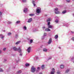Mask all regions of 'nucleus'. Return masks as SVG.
Here are the masks:
<instances>
[{
	"instance_id": "obj_1",
	"label": "nucleus",
	"mask_w": 74,
	"mask_h": 74,
	"mask_svg": "<svg viewBox=\"0 0 74 74\" xmlns=\"http://www.w3.org/2000/svg\"><path fill=\"white\" fill-rule=\"evenodd\" d=\"M13 49L15 51H17L18 52H19L20 53H21V52H22V50L21 49L20 47H19L18 49L16 48V47H14L13 48Z\"/></svg>"
},
{
	"instance_id": "obj_2",
	"label": "nucleus",
	"mask_w": 74,
	"mask_h": 74,
	"mask_svg": "<svg viewBox=\"0 0 74 74\" xmlns=\"http://www.w3.org/2000/svg\"><path fill=\"white\" fill-rule=\"evenodd\" d=\"M54 11L55 14H59L60 13L59 11H58V8H56L54 9Z\"/></svg>"
},
{
	"instance_id": "obj_3",
	"label": "nucleus",
	"mask_w": 74,
	"mask_h": 74,
	"mask_svg": "<svg viewBox=\"0 0 74 74\" xmlns=\"http://www.w3.org/2000/svg\"><path fill=\"white\" fill-rule=\"evenodd\" d=\"M35 71H36V68L34 67V66H32L31 68V71L32 73H34Z\"/></svg>"
},
{
	"instance_id": "obj_4",
	"label": "nucleus",
	"mask_w": 74,
	"mask_h": 74,
	"mask_svg": "<svg viewBox=\"0 0 74 74\" xmlns=\"http://www.w3.org/2000/svg\"><path fill=\"white\" fill-rule=\"evenodd\" d=\"M41 11V8H38L36 10V12L38 14H39L40 13Z\"/></svg>"
},
{
	"instance_id": "obj_5",
	"label": "nucleus",
	"mask_w": 74,
	"mask_h": 74,
	"mask_svg": "<svg viewBox=\"0 0 74 74\" xmlns=\"http://www.w3.org/2000/svg\"><path fill=\"white\" fill-rule=\"evenodd\" d=\"M32 20H33V18H29L28 21H27V23H30L32 21Z\"/></svg>"
},
{
	"instance_id": "obj_6",
	"label": "nucleus",
	"mask_w": 74,
	"mask_h": 74,
	"mask_svg": "<svg viewBox=\"0 0 74 74\" xmlns=\"http://www.w3.org/2000/svg\"><path fill=\"white\" fill-rule=\"evenodd\" d=\"M54 73H55V69L53 68L50 72V74H54Z\"/></svg>"
},
{
	"instance_id": "obj_7",
	"label": "nucleus",
	"mask_w": 74,
	"mask_h": 74,
	"mask_svg": "<svg viewBox=\"0 0 74 74\" xmlns=\"http://www.w3.org/2000/svg\"><path fill=\"white\" fill-rule=\"evenodd\" d=\"M52 42V38H50L48 42V44H51Z\"/></svg>"
},
{
	"instance_id": "obj_8",
	"label": "nucleus",
	"mask_w": 74,
	"mask_h": 74,
	"mask_svg": "<svg viewBox=\"0 0 74 74\" xmlns=\"http://www.w3.org/2000/svg\"><path fill=\"white\" fill-rule=\"evenodd\" d=\"M30 51H31V47H29L27 49V51L28 53H30Z\"/></svg>"
},
{
	"instance_id": "obj_9",
	"label": "nucleus",
	"mask_w": 74,
	"mask_h": 74,
	"mask_svg": "<svg viewBox=\"0 0 74 74\" xmlns=\"http://www.w3.org/2000/svg\"><path fill=\"white\" fill-rule=\"evenodd\" d=\"M23 11L24 12H27V8H24L23 10Z\"/></svg>"
},
{
	"instance_id": "obj_10",
	"label": "nucleus",
	"mask_w": 74,
	"mask_h": 74,
	"mask_svg": "<svg viewBox=\"0 0 74 74\" xmlns=\"http://www.w3.org/2000/svg\"><path fill=\"white\" fill-rule=\"evenodd\" d=\"M0 38H1L2 40H3L4 38V36L2 34H0Z\"/></svg>"
},
{
	"instance_id": "obj_11",
	"label": "nucleus",
	"mask_w": 74,
	"mask_h": 74,
	"mask_svg": "<svg viewBox=\"0 0 74 74\" xmlns=\"http://www.w3.org/2000/svg\"><path fill=\"white\" fill-rule=\"evenodd\" d=\"M60 68L61 69H64V65H61L60 66Z\"/></svg>"
},
{
	"instance_id": "obj_12",
	"label": "nucleus",
	"mask_w": 74,
	"mask_h": 74,
	"mask_svg": "<svg viewBox=\"0 0 74 74\" xmlns=\"http://www.w3.org/2000/svg\"><path fill=\"white\" fill-rule=\"evenodd\" d=\"M45 31L46 32H49L51 31V30L49 29V28H47L45 29Z\"/></svg>"
},
{
	"instance_id": "obj_13",
	"label": "nucleus",
	"mask_w": 74,
	"mask_h": 74,
	"mask_svg": "<svg viewBox=\"0 0 74 74\" xmlns=\"http://www.w3.org/2000/svg\"><path fill=\"white\" fill-rule=\"evenodd\" d=\"M41 68L42 70H44V68H45V66L44 65H42L41 66Z\"/></svg>"
},
{
	"instance_id": "obj_14",
	"label": "nucleus",
	"mask_w": 74,
	"mask_h": 74,
	"mask_svg": "<svg viewBox=\"0 0 74 74\" xmlns=\"http://www.w3.org/2000/svg\"><path fill=\"white\" fill-rule=\"evenodd\" d=\"M47 36V33H45L44 36L42 37V39H44V36Z\"/></svg>"
},
{
	"instance_id": "obj_15",
	"label": "nucleus",
	"mask_w": 74,
	"mask_h": 74,
	"mask_svg": "<svg viewBox=\"0 0 74 74\" xmlns=\"http://www.w3.org/2000/svg\"><path fill=\"white\" fill-rule=\"evenodd\" d=\"M69 71H70V69H66V71L65 72V73H69Z\"/></svg>"
},
{
	"instance_id": "obj_16",
	"label": "nucleus",
	"mask_w": 74,
	"mask_h": 74,
	"mask_svg": "<svg viewBox=\"0 0 74 74\" xmlns=\"http://www.w3.org/2000/svg\"><path fill=\"white\" fill-rule=\"evenodd\" d=\"M48 28H49V29H52V27H53V26L52 25H49L48 26Z\"/></svg>"
},
{
	"instance_id": "obj_17",
	"label": "nucleus",
	"mask_w": 74,
	"mask_h": 74,
	"mask_svg": "<svg viewBox=\"0 0 74 74\" xmlns=\"http://www.w3.org/2000/svg\"><path fill=\"white\" fill-rule=\"evenodd\" d=\"M32 3L33 4L34 6H36V4H35V1L33 0L32 1Z\"/></svg>"
},
{
	"instance_id": "obj_18",
	"label": "nucleus",
	"mask_w": 74,
	"mask_h": 74,
	"mask_svg": "<svg viewBox=\"0 0 74 74\" xmlns=\"http://www.w3.org/2000/svg\"><path fill=\"white\" fill-rule=\"evenodd\" d=\"M21 23V21H17L16 23V24L17 25V24H19V23Z\"/></svg>"
},
{
	"instance_id": "obj_19",
	"label": "nucleus",
	"mask_w": 74,
	"mask_h": 74,
	"mask_svg": "<svg viewBox=\"0 0 74 74\" xmlns=\"http://www.w3.org/2000/svg\"><path fill=\"white\" fill-rule=\"evenodd\" d=\"M7 23H8V24H11V23H12V22L10 21H7Z\"/></svg>"
},
{
	"instance_id": "obj_20",
	"label": "nucleus",
	"mask_w": 74,
	"mask_h": 74,
	"mask_svg": "<svg viewBox=\"0 0 74 74\" xmlns=\"http://www.w3.org/2000/svg\"><path fill=\"white\" fill-rule=\"evenodd\" d=\"M32 31L33 32H36V31H37V30L36 29H34L32 30Z\"/></svg>"
},
{
	"instance_id": "obj_21",
	"label": "nucleus",
	"mask_w": 74,
	"mask_h": 74,
	"mask_svg": "<svg viewBox=\"0 0 74 74\" xmlns=\"http://www.w3.org/2000/svg\"><path fill=\"white\" fill-rule=\"evenodd\" d=\"M43 51H44V52H47V51H48V50L46 48H44L43 49Z\"/></svg>"
},
{
	"instance_id": "obj_22",
	"label": "nucleus",
	"mask_w": 74,
	"mask_h": 74,
	"mask_svg": "<svg viewBox=\"0 0 74 74\" xmlns=\"http://www.w3.org/2000/svg\"><path fill=\"white\" fill-rule=\"evenodd\" d=\"M22 73V71H21V70H19L17 72V73L18 74H19L20 73Z\"/></svg>"
},
{
	"instance_id": "obj_23",
	"label": "nucleus",
	"mask_w": 74,
	"mask_h": 74,
	"mask_svg": "<svg viewBox=\"0 0 74 74\" xmlns=\"http://www.w3.org/2000/svg\"><path fill=\"white\" fill-rule=\"evenodd\" d=\"M33 39H31L30 40V44H32V43H33Z\"/></svg>"
},
{
	"instance_id": "obj_24",
	"label": "nucleus",
	"mask_w": 74,
	"mask_h": 74,
	"mask_svg": "<svg viewBox=\"0 0 74 74\" xmlns=\"http://www.w3.org/2000/svg\"><path fill=\"white\" fill-rule=\"evenodd\" d=\"M51 21V18H49L47 20V22H48V21Z\"/></svg>"
},
{
	"instance_id": "obj_25",
	"label": "nucleus",
	"mask_w": 74,
	"mask_h": 74,
	"mask_svg": "<svg viewBox=\"0 0 74 74\" xmlns=\"http://www.w3.org/2000/svg\"><path fill=\"white\" fill-rule=\"evenodd\" d=\"M20 42H21V41H18L15 44H16V45H18V44H19Z\"/></svg>"
},
{
	"instance_id": "obj_26",
	"label": "nucleus",
	"mask_w": 74,
	"mask_h": 74,
	"mask_svg": "<svg viewBox=\"0 0 74 74\" xmlns=\"http://www.w3.org/2000/svg\"><path fill=\"white\" fill-rule=\"evenodd\" d=\"M29 15L30 16H34V14H29Z\"/></svg>"
},
{
	"instance_id": "obj_27",
	"label": "nucleus",
	"mask_w": 74,
	"mask_h": 74,
	"mask_svg": "<svg viewBox=\"0 0 74 74\" xmlns=\"http://www.w3.org/2000/svg\"><path fill=\"white\" fill-rule=\"evenodd\" d=\"M55 39H57V38H58V35H55Z\"/></svg>"
},
{
	"instance_id": "obj_28",
	"label": "nucleus",
	"mask_w": 74,
	"mask_h": 74,
	"mask_svg": "<svg viewBox=\"0 0 74 74\" xmlns=\"http://www.w3.org/2000/svg\"><path fill=\"white\" fill-rule=\"evenodd\" d=\"M3 71L1 68H0V72H3Z\"/></svg>"
},
{
	"instance_id": "obj_29",
	"label": "nucleus",
	"mask_w": 74,
	"mask_h": 74,
	"mask_svg": "<svg viewBox=\"0 0 74 74\" xmlns=\"http://www.w3.org/2000/svg\"><path fill=\"white\" fill-rule=\"evenodd\" d=\"M23 2L24 3H26V2H27V0H22Z\"/></svg>"
},
{
	"instance_id": "obj_30",
	"label": "nucleus",
	"mask_w": 74,
	"mask_h": 74,
	"mask_svg": "<svg viewBox=\"0 0 74 74\" xmlns=\"http://www.w3.org/2000/svg\"><path fill=\"white\" fill-rule=\"evenodd\" d=\"M65 13H66V10H64L62 12V13L63 14H65Z\"/></svg>"
},
{
	"instance_id": "obj_31",
	"label": "nucleus",
	"mask_w": 74,
	"mask_h": 74,
	"mask_svg": "<svg viewBox=\"0 0 74 74\" xmlns=\"http://www.w3.org/2000/svg\"><path fill=\"white\" fill-rule=\"evenodd\" d=\"M25 66H30V64H25Z\"/></svg>"
},
{
	"instance_id": "obj_32",
	"label": "nucleus",
	"mask_w": 74,
	"mask_h": 74,
	"mask_svg": "<svg viewBox=\"0 0 74 74\" xmlns=\"http://www.w3.org/2000/svg\"><path fill=\"white\" fill-rule=\"evenodd\" d=\"M23 29H24L25 30H26V29H27V28H26V27L25 26H24L23 27Z\"/></svg>"
},
{
	"instance_id": "obj_33",
	"label": "nucleus",
	"mask_w": 74,
	"mask_h": 74,
	"mask_svg": "<svg viewBox=\"0 0 74 74\" xmlns=\"http://www.w3.org/2000/svg\"><path fill=\"white\" fill-rule=\"evenodd\" d=\"M18 35L17 34H16L15 36V38H18Z\"/></svg>"
},
{
	"instance_id": "obj_34",
	"label": "nucleus",
	"mask_w": 74,
	"mask_h": 74,
	"mask_svg": "<svg viewBox=\"0 0 74 74\" xmlns=\"http://www.w3.org/2000/svg\"><path fill=\"white\" fill-rule=\"evenodd\" d=\"M42 29H43V30H44V29H45V26H43L42 27Z\"/></svg>"
},
{
	"instance_id": "obj_35",
	"label": "nucleus",
	"mask_w": 74,
	"mask_h": 74,
	"mask_svg": "<svg viewBox=\"0 0 74 74\" xmlns=\"http://www.w3.org/2000/svg\"><path fill=\"white\" fill-rule=\"evenodd\" d=\"M11 35V33H9L8 34V36H10Z\"/></svg>"
},
{
	"instance_id": "obj_36",
	"label": "nucleus",
	"mask_w": 74,
	"mask_h": 74,
	"mask_svg": "<svg viewBox=\"0 0 74 74\" xmlns=\"http://www.w3.org/2000/svg\"><path fill=\"white\" fill-rule=\"evenodd\" d=\"M58 22H59V21L57 19L55 21V22L56 23H58Z\"/></svg>"
},
{
	"instance_id": "obj_37",
	"label": "nucleus",
	"mask_w": 74,
	"mask_h": 74,
	"mask_svg": "<svg viewBox=\"0 0 74 74\" xmlns=\"http://www.w3.org/2000/svg\"><path fill=\"white\" fill-rule=\"evenodd\" d=\"M66 2L68 3H70V0H66Z\"/></svg>"
},
{
	"instance_id": "obj_38",
	"label": "nucleus",
	"mask_w": 74,
	"mask_h": 74,
	"mask_svg": "<svg viewBox=\"0 0 74 74\" xmlns=\"http://www.w3.org/2000/svg\"><path fill=\"white\" fill-rule=\"evenodd\" d=\"M2 16V12H0V16Z\"/></svg>"
},
{
	"instance_id": "obj_39",
	"label": "nucleus",
	"mask_w": 74,
	"mask_h": 74,
	"mask_svg": "<svg viewBox=\"0 0 74 74\" xmlns=\"http://www.w3.org/2000/svg\"><path fill=\"white\" fill-rule=\"evenodd\" d=\"M52 59V57H49L48 58V60H50V59Z\"/></svg>"
},
{
	"instance_id": "obj_40",
	"label": "nucleus",
	"mask_w": 74,
	"mask_h": 74,
	"mask_svg": "<svg viewBox=\"0 0 74 74\" xmlns=\"http://www.w3.org/2000/svg\"><path fill=\"white\" fill-rule=\"evenodd\" d=\"M50 22H48V24H47L48 26L50 25Z\"/></svg>"
},
{
	"instance_id": "obj_41",
	"label": "nucleus",
	"mask_w": 74,
	"mask_h": 74,
	"mask_svg": "<svg viewBox=\"0 0 74 74\" xmlns=\"http://www.w3.org/2000/svg\"><path fill=\"white\" fill-rule=\"evenodd\" d=\"M71 59L72 60H74V57H72L71 58Z\"/></svg>"
},
{
	"instance_id": "obj_42",
	"label": "nucleus",
	"mask_w": 74,
	"mask_h": 74,
	"mask_svg": "<svg viewBox=\"0 0 74 74\" xmlns=\"http://www.w3.org/2000/svg\"><path fill=\"white\" fill-rule=\"evenodd\" d=\"M57 74H60V72H57Z\"/></svg>"
},
{
	"instance_id": "obj_43",
	"label": "nucleus",
	"mask_w": 74,
	"mask_h": 74,
	"mask_svg": "<svg viewBox=\"0 0 74 74\" xmlns=\"http://www.w3.org/2000/svg\"><path fill=\"white\" fill-rule=\"evenodd\" d=\"M6 50V48H4L3 49V51H5Z\"/></svg>"
},
{
	"instance_id": "obj_44",
	"label": "nucleus",
	"mask_w": 74,
	"mask_h": 74,
	"mask_svg": "<svg viewBox=\"0 0 74 74\" xmlns=\"http://www.w3.org/2000/svg\"><path fill=\"white\" fill-rule=\"evenodd\" d=\"M72 40L73 41H74V37H73L72 39Z\"/></svg>"
},
{
	"instance_id": "obj_45",
	"label": "nucleus",
	"mask_w": 74,
	"mask_h": 74,
	"mask_svg": "<svg viewBox=\"0 0 74 74\" xmlns=\"http://www.w3.org/2000/svg\"><path fill=\"white\" fill-rule=\"evenodd\" d=\"M22 53H21L20 54V56H22Z\"/></svg>"
},
{
	"instance_id": "obj_46",
	"label": "nucleus",
	"mask_w": 74,
	"mask_h": 74,
	"mask_svg": "<svg viewBox=\"0 0 74 74\" xmlns=\"http://www.w3.org/2000/svg\"><path fill=\"white\" fill-rule=\"evenodd\" d=\"M40 68L39 67H38L37 68V69L38 70H40Z\"/></svg>"
},
{
	"instance_id": "obj_47",
	"label": "nucleus",
	"mask_w": 74,
	"mask_h": 74,
	"mask_svg": "<svg viewBox=\"0 0 74 74\" xmlns=\"http://www.w3.org/2000/svg\"><path fill=\"white\" fill-rule=\"evenodd\" d=\"M4 62H5V61H7V60H6L5 59H4Z\"/></svg>"
},
{
	"instance_id": "obj_48",
	"label": "nucleus",
	"mask_w": 74,
	"mask_h": 74,
	"mask_svg": "<svg viewBox=\"0 0 74 74\" xmlns=\"http://www.w3.org/2000/svg\"><path fill=\"white\" fill-rule=\"evenodd\" d=\"M56 19H58V17H57V16H56Z\"/></svg>"
},
{
	"instance_id": "obj_49",
	"label": "nucleus",
	"mask_w": 74,
	"mask_h": 74,
	"mask_svg": "<svg viewBox=\"0 0 74 74\" xmlns=\"http://www.w3.org/2000/svg\"><path fill=\"white\" fill-rule=\"evenodd\" d=\"M2 51L1 50H0V53H1Z\"/></svg>"
},
{
	"instance_id": "obj_50",
	"label": "nucleus",
	"mask_w": 74,
	"mask_h": 74,
	"mask_svg": "<svg viewBox=\"0 0 74 74\" xmlns=\"http://www.w3.org/2000/svg\"><path fill=\"white\" fill-rule=\"evenodd\" d=\"M36 59L37 60V59H38V57H36Z\"/></svg>"
},
{
	"instance_id": "obj_51",
	"label": "nucleus",
	"mask_w": 74,
	"mask_h": 74,
	"mask_svg": "<svg viewBox=\"0 0 74 74\" xmlns=\"http://www.w3.org/2000/svg\"><path fill=\"white\" fill-rule=\"evenodd\" d=\"M16 62L17 63H18V60H16Z\"/></svg>"
},
{
	"instance_id": "obj_52",
	"label": "nucleus",
	"mask_w": 74,
	"mask_h": 74,
	"mask_svg": "<svg viewBox=\"0 0 74 74\" xmlns=\"http://www.w3.org/2000/svg\"><path fill=\"white\" fill-rule=\"evenodd\" d=\"M59 49H61V47H59Z\"/></svg>"
},
{
	"instance_id": "obj_53",
	"label": "nucleus",
	"mask_w": 74,
	"mask_h": 74,
	"mask_svg": "<svg viewBox=\"0 0 74 74\" xmlns=\"http://www.w3.org/2000/svg\"><path fill=\"white\" fill-rule=\"evenodd\" d=\"M71 33H74V32H71Z\"/></svg>"
},
{
	"instance_id": "obj_54",
	"label": "nucleus",
	"mask_w": 74,
	"mask_h": 74,
	"mask_svg": "<svg viewBox=\"0 0 74 74\" xmlns=\"http://www.w3.org/2000/svg\"><path fill=\"white\" fill-rule=\"evenodd\" d=\"M42 46H41L40 47H41V48H42Z\"/></svg>"
},
{
	"instance_id": "obj_55",
	"label": "nucleus",
	"mask_w": 74,
	"mask_h": 74,
	"mask_svg": "<svg viewBox=\"0 0 74 74\" xmlns=\"http://www.w3.org/2000/svg\"><path fill=\"white\" fill-rule=\"evenodd\" d=\"M3 32H5V30H3Z\"/></svg>"
},
{
	"instance_id": "obj_56",
	"label": "nucleus",
	"mask_w": 74,
	"mask_h": 74,
	"mask_svg": "<svg viewBox=\"0 0 74 74\" xmlns=\"http://www.w3.org/2000/svg\"><path fill=\"white\" fill-rule=\"evenodd\" d=\"M15 67H13V69H15Z\"/></svg>"
},
{
	"instance_id": "obj_57",
	"label": "nucleus",
	"mask_w": 74,
	"mask_h": 74,
	"mask_svg": "<svg viewBox=\"0 0 74 74\" xmlns=\"http://www.w3.org/2000/svg\"><path fill=\"white\" fill-rule=\"evenodd\" d=\"M70 58H71V57H70Z\"/></svg>"
},
{
	"instance_id": "obj_58",
	"label": "nucleus",
	"mask_w": 74,
	"mask_h": 74,
	"mask_svg": "<svg viewBox=\"0 0 74 74\" xmlns=\"http://www.w3.org/2000/svg\"><path fill=\"white\" fill-rule=\"evenodd\" d=\"M35 0V1H36V0Z\"/></svg>"
}]
</instances>
